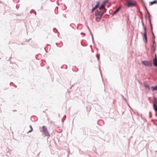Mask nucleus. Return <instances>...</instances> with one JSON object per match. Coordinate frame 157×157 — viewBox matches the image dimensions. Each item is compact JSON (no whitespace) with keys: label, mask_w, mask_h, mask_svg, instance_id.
I'll return each instance as SVG.
<instances>
[{"label":"nucleus","mask_w":157,"mask_h":157,"mask_svg":"<svg viewBox=\"0 0 157 157\" xmlns=\"http://www.w3.org/2000/svg\"><path fill=\"white\" fill-rule=\"evenodd\" d=\"M144 36L145 40V42L147 43V33L144 32Z\"/></svg>","instance_id":"1a4fd4ad"},{"label":"nucleus","mask_w":157,"mask_h":157,"mask_svg":"<svg viewBox=\"0 0 157 157\" xmlns=\"http://www.w3.org/2000/svg\"><path fill=\"white\" fill-rule=\"evenodd\" d=\"M147 13H148V15L150 14V13H149V12H148V10L147 9Z\"/></svg>","instance_id":"cd10ccee"},{"label":"nucleus","mask_w":157,"mask_h":157,"mask_svg":"<svg viewBox=\"0 0 157 157\" xmlns=\"http://www.w3.org/2000/svg\"><path fill=\"white\" fill-rule=\"evenodd\" d=\"M152 33L153 35V39H155V36L154 33L153 32V31H152Z\"/></svg>","instance_id":"412c9836"},{"label":"nucleus","mask_w":157,"mask_h":157,"mask_svg":"<svg viewBox=\"0 0 157 157\" xmlns=\"http://www.w3.org/2000/svg\"><path fill=\"white\" fill-rule=\"evenodd\" d=\"M120 7H119L118 8H117L114 11V12H113V15H114L115 14H116L117 12H118L120 10Z\"/></svg>","instance_id":"6e6552de"},{"label":"nucleus","mask_w":157,"mask_h":157,"mask_svg":"<svg viewBox=\"0 0 157 157\" xmlns=\"http://www.w3.org/2000/svg\"><path fill=\"white\" fill-rule=\"evenodd\" d=\"M150 25L151 31H152L153 27H152V24L151 22V19H150Z\"/></svg>","instance_id":"f8f14e48"},{"label":"nucleus","mask_w":157,"mask_h":157,"mask_svg":"<svg viewBox=\"0 0 157 157\" xmlns=\"http://www.w3.org/2000/svg\"><path fill=\"white\" fill-rule=\"evenodd\" d=\"M148 17H149V21L150 22V19H151L150 17H151V15L150 14H149L148 15Z\"/></svg>","instance_id":"5701e85b"},{"label":"nucleus","mask_w":157,"mask_h":157,"mask_svg":"<svg viewBox=\"0 0 157 157\" xmlns=\"http://www.w3.org/2000/svg\"><path fill=\"white\" fill-rule=\"evenodd\" d=\"M154 49H153V52H155L156 50V48H153Z\"/></svg>","instance_id":"393cba45"},{"label":"nucleus","mask_w":157,"mask_h":157,"mask_svg":"<svg viewBox=\"0 0 157 157\" xmlns=\"http://www.w3.org/2000/svg\"><path fill=\"white\" fill-rule=\"evenodd\" d=\"M150 5H152L154 4H156L157 3V1L156 0H154L153 1L151 2H150Z\"/></svg>","instance_id":"9b49d317"},{"label":"nucleus","mask_w":157,"mask_h":157,"mask_svg":"<svg viewBox=\"0 0 157 157\" xmlns=\"http://www.w3.org/2000/svg\"><path fill=\"white\" fill-rule=\"evenodd\" d=\"M99 59V58H98V60Z\"/></svg>","instance_id":"c9c22d12"},{"label":"nucleus","mask_w":157,"mask_h":157,"mask_svg":"<svg viewBox=\"0 0 157 157\" xmlns=\"http://www.w3.org/2000/svg\"><path fill=\"white\" fill-rule=\"evenodd\" d=\"M155 101L156 102H157V100L156 99H155Z\"/></svg>","instance_id":"72a5a7b5"},{"label":"nucleus","mask_w":157,"mask_h":157,"mask_svg":"<svg viewBox=\"0 0 157 157\" xmlns=\"http://www.w3.org/2000/svg\"><path fill=\"white\" fill-rule=\"evenodd\" d=\"M155 116H157V113H156V114H155Z\"/></svg>","instance_id":"f704fd0d"},{"label":"nucleus","mask_w":157,"mask_h":157,"mask_svg":"<svg viewBox=\"0 0 157 157\" xmlns=\"http://www.w3.org/2000/svg\"><path fill=\"white\" fill-rule=\"evenodd\" d=\"M108 2V1L107 0H106L104 1L103 2V3L104 4V5H105V4L107 2Z\"/></svg>","instance_id":"aec40b11"},{"label":"nucleus","mask_w":157,"mask_h":157,"mask_svg":"<svg viewBox=\"0 0 157 157\" xmlns=\"http://www.w3.org/2000/svg\"><path fill=\"white\" fill-rule=\"evenodd\" d=\"M128 7H132L135 6V4L133 2H128L127 3Z\"/></svg>","instance_id":"39448f33"},{"label":"nucleus","mask_w":157,"mask_h":157,"mask_svg":"<svg viewBox=\"0 0 157 157\" xmlns=\"http://www.w3.org/2000/svg\"><path fill=\"white\" fill-rule=\"evenodd\" d=\"M153 44H155V45H156V44L155 41V39H153Z\"/></svg>","instance_id":"a211bd4d"},{"label":"nucleus","mask_w":157,"mask_h":157,"mask_svg":"<svg viewBox=\"0 0 157 157\" xmlns=\"http://www.w3.org/2000/svg\"><path fill=\"white\" fill-rule=\"evenodd\" d=\"M153 106L154 110L157 113V105H156L154 102H153Z\"/></svg>","instance_id":"0eeeda50"},{"label":"nucleus","mask_w":157,"mask_h":157,"mask_svg":"<svg viewBox=\"0 0 157 157\" xmlns=\"http://www.w3.org/2000/svg\"><path fill=\"white\" fill-rule=\"evenodd\" d=\"M99 68H100V66H99ZM99 70H100V71H100V69H99Z\"/></svg>","instance_id":"2f4dec72"},{"label":"nucleus","mask_w":157,"mask_h":157,"mask_svg":"<svg viewBox=\"0 0 157 157\" xmlns=\"http://www.w3.org/2000/svg\"><path fill=\"white\" fill-rule=\"evenodd\" d=\"M121 96L123 98V99L125 101H127V100L126 99V98H125L124 97V96L122 95H121Z\"/></svg>","instance_id":"dca6fc26"},{"label":"nucleus","mask_w":157,"mask_h":157,"mask_svg":"<svg viewBox=\"0 0 157 157\" xmlns=\"http://www.w3.org/2000/svg\"><path fill=\"white\" fill-rule=\"evenodd\" d=\"M149 115H151V112H149Z\"/></svg>","instance_id":"c85d7f7f"},{"label":"nucleus","mask_w":157,"mask_h":157,"mask_svg":"<svg viewBox=\"0 0 157 157\" xmlns=\"http://www.w3.org/2000/svg\"><path fill=\"white\" fill-rule=\"evenodd\" d=\"M105 11L104 12H103L102 11H100L101 12V13H102V16L103 14L106 11V9H105Z\"/></svg>","instance_id":"2eb2a0df"},{"label":"nucleus","mask_w":157,"mask_h":157,"mask_svg":"<svg viewBox=\"0 0 157 157\" xmlns=\"http://www.w3.org/2000/svg\"><path fill=\"white\" fill-rule=\"evenodd\" d=\"M155 57L153 59V64L155 66L157 67V56L156 53L155 54Z\"/></svg>","instance_id":"20e7f679"},{"label":"nucleus","mask_w":157,"mask_h":157,"mask_svg":"<svg viewBox=\"0 0 157 157\" xmlns=\"http://www.w3.org/2000/svg\"><path fill=\"white\" fill-rule=\"evenodd\" d=\"M142 114H141V115H140V116H141V118H142V119H145L144 118V117H142Z\"/></svg>","instance_id":"bb28decb"},{"label":"nucleus","mask_w":157,"mask_h":157,"mask_svg":"<svg viewBox=\"0 0 157 157\" xmlns=\"http://www.w3.org/2000/svg\"><path fill=\"white\" fill-rule=\"evenodd\" d=\"M144 32L147 33L146 28V26L144 27Z\"/></svg>","instance_id":"6ab92c4d"},{"label":"nucleus","mask_w":157,"mask_h":157,"mask_svg":"<svg viewBox=\"0 0 157 157\" xmlns=\"http://www.w3.org/2000/svg\"><path fill=\"white\" fill-rule=\"evenodd\" d=\"M142 63L143 65L146 66H151L152 65V62L151 61H143Z\"/></svg>","instance_id":"f03ea898"},{"label":"nucleus","mask_w":157,"mask_h":157,"mask_svg":"<svg viewBox=\"0 0 157 157\" xmlns=\"http://www.w3.org/2000/svg\"><path fill=\"white\" fill-rule=\"evenodd\" d=\"M101 19H99V18H98V17H96V20L98 22Z\"/></svg>","instance_id":"4468645a"},{"label":"nucleus","mask_w":157,"mask_h":157,"mask_svg":"<svg viewBox=\"0 0 157 157\" xmlns=\"http://www.w3.org/2000/svg\"><path fill=\"white\" fill-rule=\"evenodd\" d=\"M99 2H98L97 4L95 5L94 7H93L92 10V13L94 12V11L99 6Z\"/></svg>","instance_id":"423d86ee"},{"label":"nucleus","mask_w":157,"mask_h":157,"mask_svg":"<svg viewBox=\"0 0 157 157\" xmlns=\"http://www.w3.org/2000/svg\"><path fill=\"white\" fill-rule=\"evenodd\" d=\"M152 117V116L151 115H149V118H151Z\"/></svg>","instance_id":"a878e982"},{"label":"nucleus","mask_w":157,"mask_h":157,"mask_svg":"<svg viewBox=\"0 0 157 157\" xmlns=\"http://www.w3.org/2000/svg\"><path fill=\"white\" fill-rule=\"evenodd\" d=\"M30 127L31 128V129H32V128H33L31 125L30 126Z\"/></svg>","instance_id":"c756f323"},{"label":"nucleus","mask_w":157,"mask_h":157,"mask_svg":"<svg viewBox=\"0 0 157 157\" xmlns=\"http://www.w3.org/2000/svg\"><path fill=\"white\" fill-rule=\"evenodd\" d=\"M144 86L145 87L147 88H148L149 89H150V88H149L150 87L149 85H144Z\"/></svg>","instance_id":"f3484780"},{"label":"nucleus","mask_w":157,"mask_h":157,"mask_svg":"<svg viewBox=\"0 0 157 157\" xmlns=\"http://www.w3.org/2000/svg\"><path fill=\"white\" fill-rule=\"evenodd\" d=\"M95 15L96 17H98V18L101 19L102 17V13H101V11L97 10L95 13Z\"/></svg>","instance_id":"7ed1b4c3"},{"label":"nucleus","mask_w":157,"mask_h":157,"mask_svg":"<svg viewBox=\"0 0 157 157\" xmlns=\"http://www.w3.org/2000/svg\"><path fill=\"white\" fill-rule=\"evenodd\" d=\"M33 130V128H32V129H31V130H29L28 132V133H29V132H31Z\"/></svg>","instance_id":"b1692460"},{"label":"nucleus","mask_w":157,"mask_h":157,"mask_svg":"<svg viewBox=\"0 0 157 157\" xmlns=\"http://www.w3.org/2000/svg\"><path fill=\"white\" fill-rule=\"evenodd\" d=\"M105 6V5L103 3L101 5V6L99 7V9L100 10H102L103 8H104Z\"/></svg>","instance_id":"9d476101"},{"label":"nucleus","mask_w":157,"mask_h":157,"mask_svg":"<svg viewBox=\"0 0 157 157\" xmlns=\"http://www.w3.org/2000/svg\"><path fill=\"white\" fill-rule=\"evenodd\" d=\"M156 45H155V44H153L152 46L153 48H156Z\"/></svg>","instance_id":"4be33fe9"},{"label":"nucleus","mask_w":157,"mask_h":157,"mask_svg":"<svg viewBox=\"0 0 157 157\" xmlns=\"http://www.w3.org/2000/svg\"><path fill=\"white\" fill-rule=\"evenodd\" d=\"M43 129V132L44 133V135L45 136H49L50 134L48 132V129L47 127L44 126H43L42 127Z\"/></svg>","instance_id":"f257e3e1"},{"label":"nucleus","mask_w":157,"mask_h":157,"mask_svg":"<svg viewBox=\"0 0 157 157\" xmlns=\"http://www.w3.org/2000/svg\"><path fill=\"white\" fill-rule=\"evenodd\" d=\"M54 29H56L57 30H57L55 28H54Z\"/></svg>","instance_id":"473e14b6"},{"label":"nucleus","mask_w":157,"mask_h":157,"mask_svg":"<svg viewBox=\"0 0 157 157\" xmlns=\"http://www.w3.org/2000/svg\"><path fill=\"white\" fill-rule=\"evenodd\" d=\"M142 24H143V26L144 27V24L143 22H142Z\"/></svg>","instance_id":"7c9ffc66"},{"label":"nucleus","mask_w":157,"mask_h":157,"mask_svg":"<svg viewBox=\"0 0 157 157\" xmlns=\"http://www.w3.org/2000/svg\"><path fill=\"white\" fill-rule=\"evenodd\" d=\"M66 115H65L64 116V117H63V118L62 119V121L63 122L66 119Z\"/></svg>","instance_id":"ddd939ff"}]
</instances>
